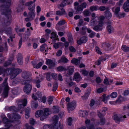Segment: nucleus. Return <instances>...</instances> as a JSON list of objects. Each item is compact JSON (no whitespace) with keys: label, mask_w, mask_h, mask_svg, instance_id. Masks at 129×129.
Listing matches in <instances>:
<instances>
[{"label":"nucleus","mask_w":129,"mask_h":129,"mask_svg":"<svg viewBox=\"0 0 129 129\" xmlns=\"http://www.w3.org/2000/svg\"><path fill=\"white\" fill-rule=\"evenodd\" d=\"M5 2L6 5L1 6L0 7V10L3 14L6 15L7 14L8 15L9 17L8 20L6 22V24L7 26L9 25L11 22V11L8 8V7L11 5V1L10 0H9Z\"/></svg>","instance_id":"f257e3e1"},{"label":"nucleus","mask_w":129,"mask_h":129,"mask_svg":"<svg viewBox=\"0 0 129 129\" xmlns=\"http://www.w3.org/2000/svg\"><path fill=\"white\" fill-rule=\"evenodd\" d=\"M58 117L57 115H55L53 117L52 124L49 126L46 125L43 127L44 129H62V126L60 125V122H57Z\"/></svg>","instance_id":"f03ea898"},{"label":"nucleus","mask_w":129,"mask_h":129,"mask_svg":"<svg viewBox=\"0 0 129 129\" xmlns=\"http://www.w3.org/2000/svg\"><path fill=\"white\" fill-rule=\"evenodd\" d=\"M33 3V2L30 1L26 3L25 4L26 6H29L28 10L31 11L29 12L27 15L28 17L25 19L26 21L27 22L33 20L35 18V14L34 11L35 8V5L34 4L32 6H31Z\"/></svg>","instance_id":"7ed1b4c3"},{"label":"nucleus","mask_w":129,"mask_h":129,"mask_svg":"<svg viewBox=\"0 0 129 129\" xmlns=\"http://www.w3.org/2000/svg\"><path fill=\"white\" fill-rule=\"evenodd\" d=\"M91 16L90 25L92 26L95 25L99 22L103 23V21L105 18L104 16H100L99 17L96 16L95 14L94 13H92Z\"/></svg>","instance_id":"20e7f679"},{"label":"nucleus","mask_w":129,"mask_h":129,"mask_svg":"<svg viewBox=\"0 0 129 129\" xmlns=\"http://www.w3.org/2000/svg\"><path fill=\"white\" fill-rule=\"evenodd\" d=\"M31 74L26 71H24L22 72L21 75L22 77L25 80L21 81V83L23 85L29 83L32 81V79L31 77Z\"/></svg>","instance_id":"39448f33"},{"label":"nucleus","mask_w":129,"mask_h":129,"mask_svg":"<svg viewBox=\"0 0 129 129\" xmlns=\"http://www.w3.org/2000/svg\"><path fill=\"white\" fill-rule=\"evenodd\" d=\"M7 80L8 78H6L2 84V86L3 87L4 89L3 95L5 98L8 96V92L9 90V87L7 82Z\"/></svg>","instance_id":"423d86ee"},{"label":"nucleus","mask_w":129,"mask_h":129,"mask_svg":"<svg viewBox=\"0 0 129 129\" xmlns=\"http://www.w3.org/2000/svg\"><path fill=\"white\" fill-rule=\"evenodd\" d=\"M7 116L9 118L13 120V121H12V122H15L16 124H19L21 122L19 120L21 118L20 115L17 114H8Z\"/></svg>","instance_id":"0eeeda50"},{"label":"nucleus","mask_w":129,"mask_h":129,"mask_svg":"<svg viewBox=\"0 0 129 129\" xmlns=\"http://www.w3.org/2000/svg\"><path fill=\"white\" fill-rule=\"evenodd\" d=\"M27 100L25 99L19 101L18 103V107L17 109V111L20 110H22L27 104Z\"/></svg>","instance_id":"6e6552de"},{"label":"nucleus","mask_w":129,"mask_h":129,"mask_svg":"<svg viewBox=\"0 0 129 129\" xmlns=\"http://www.w3.org/2000/svg\"><path fill=\"white\" fill-rule=\"evenodd\" d=\"M25 84L23 88L24 91L25 93L28 94L30 92L32 89L31 85L30 84V82L29 83H27Z\"/></svg>","instance_id":"1a4fd4ad"},{"label":"nucleus","mask_w":129,"mask_h":129,"mask_svg":"<svg viewBox=\"0 0 129 129\" xmlns=\"http://www.w3.org/2000/svg\"><path fill=\"white\" fill-rule=\"evenodd\" d=\"M3 122L5 124V127H11L13 126L12 124H11L12 123L11 121H9L6 117H5L3 119Z\"/></svg>","instance_id":"9d476101"},{"label":"nucleus","mask_w":129,"mask_h":129,"mask_svg":"<svg viewBox=\"0 0 129 129\" xmlns=\"http://www.w3.org/2000/svg\"><path fill=\"white\" fill-rule=\"evenodd\" d=\"M76 106V102L74 101L71 103H69L67 105L68 108V111L69 113L70 112V110H72L74 109Z\"/></svg>","instance_id":"9b49d317"},{"label":"nucleus","mask_w":129,"mask_h":129,"mask_svg":"<svg viewBox=\"0 0 129 129\" xmlns=\"http://www.w3.org/2000/svg\"><path fill=\"white\" fill-rule=\"evenodd\" d=\"M10 70H8L7 73L8 74H10L11 71H13L17 75L19 74L22 71V70L20 69H15L14 67L9 68Z\"/></svg>","instance_id":"f8f14e48"},{"label":"nucleus","mask_w":129,"mask_h":129,"mask_svg":"<svg viewBox=\"0 0 129 129\" xmlns=\"http://www.w3.org/2000/svg\"><path fill=\"white\" fill-rule=\"evenodd\" d=\"M46 63L50 68H52L54 67L55 65L54 61L49 59H47Z\"/></svg>","instance_id":"ddd939ff"},{"label":"nucleus","mask_w":129,"mask_h":129,"mask_svg":"<svg viewBox=\"0 0 129 129\" xmlns=\"http://www.w3.org/2000/svg\"><path fill=\"white\" fill-rule=\"evenodd\" d=\"M31 63L34 68L38 69L44 63V61L43 60H42L41 61L38 63L37 65L36 64L37 62L36 61H32Z\"/></svg>","instance_id":"4468645a"},{"label":"nucleus","mask_w":129,"mask_h":129,"mask_svg":"<svg viewBox=\"0 0 129 129\" xmlns=\"http://www.w3.org/2000/svg\"><path fill=\"white\" fill-rule=\"evenodd\" d=\"M49 110L48 108H46L44 109L43 114L41 116L40 118L41 120H43L49 114Z\"/></svg>","instance_id":"2eb2a0df"},{"label":"nucleus","mask_w":129,"mask_h":129,"mask_svg":"<svg viewBox=\"0 0 129 129\" xmlns=\"http://www.w3.org/2000/svg\"><path fill=\"white\" fill-rule=\"evenodd\" d=\"M103 23L99 22L98 25L94 26L93 28V29L97 31L102 30L103 28Z\"/></svg>","instance_id":"dca6fc26"},{"label":"nucleus","mask_w":129,"mask_h":129,"mask_svg":"<svg viewBox=\"0 0 129 129\" xmlns=\"http://www.w3.org/2000/svg\"><path fill=\"white\" fill-rule=\"evenodd\" d=\"M74 77V80L77 82L80 81L82 79L80 74L78 72H76L75 74Z\"/></svg>","instance_id":"f3484780"},{"label":"nucleus","mask_w":129,"mask_h":129,"mask_svg":"<svg viewBox=\"0 0 129 129\" xmlns=\"http://www.w3.org/2000/svg\"><path fill=\"white\" fill-rule=\"evenodd\" d=\"M110 96L109 95H108L106 97V94H103L102 96L100 98V99L104 102L105 104L107 103L108 100Z\"/></svg>","instance_id":"a211bd4d"},{"label":"nucleus","mask_w":129,"mask_h":129,"mask_svg":"<svg viewBox=\"0 0 129 129\" xmlns=\"http://www.w3.org/2000/svg\"><path fill=\"white\" fill-rule=\"evenodd\" d=\"M90 120L89 119H86L85 121L86 126L87 129H94L93 125L90 124Z\"/></svg>","instance_id":"6ab92c4d"},{"label":"nucleus","mask_w":129,"mask_h":129,"mask_svg":"<svg viewBox=\"0 0 129 129\" xmlns=\"http://www.w3.org/2000/svg\"><path fill=\"white\" fill-rule=\"evenodd\" d=\"M97 113L99 116L100 119L101 121L100 124L101 125L104 124L105 123V120L104 118L99 111H97Z\"/></svg>","instance_id":"aec40b11"},{"label":"nucleus","mask_w":129,"mask_h":129,"mask_svg":"<svg viewBox=\"0 0 129 129\" xmlns=\"http://www.w3.org/2000/svg\"><path fill=\"white\" fill-rule=\"evenodd\" d=\"M80 116L82 117H86L88 115L87 112L85 110H80L79 112Z\"/></svg>","instance_id":"412c9836"},{"label":"nucleus","mask_w":129,"mask_h":129,"mask_svg":"<svg viewBox=\"0 0 129 129\" xmlns=\"http://www.w3.org/2000/svg\"><path fill=\"white\" fill-rule=\"evenodd\" d=\"M75 68L73 66H70L68 68L67 74L69 75H72L74 71Z\"/></svg>","instance_id":"4be33fe9"},{"label":"nucleus","mask_w":129,"mask_h":129,"mask_svg":"<svg viewBox=\"0 0 129 129\" xmlns=\"http://www.w3.org/2000/svg\"><path fill=\"white\" fill-rule=\"evenodd\" d=\"M17 60L18 63L20 65L23 64L22 57L21 53H18L17 56Z\"/></svg>","instance_id":"5701e85b"},{"label":"nucleus","mask_w":129,"mask_h":129,"mask_svg":"<svg viewBox=\"0 0 129 129\" xmlns=\"http://www.w3.org/2000/svg\"><path fill=\"white\" fill-rule=\"evenodd\" d=\"M87 40V38L84 37L81 38L80 40L77 41V42L79 44H80L82 43H85Z\"/></svg>","instance_id":"b1692460"},{"label":"nucleus","mask_w":129,"mask_h":129,"mask_svg":"<svg viewBox=\"0 0 129 129\" xmlns=\"http://www.w3.org/2000/svg\"><path fill=\"white\" fill-rule=\"evenodd\" d=\"M65 23L64 20H62L60 21L56 25V29L59 30H61V29L59 27V26L61 25L64 24Z\"/></svg>","instance_id":"393cba45"},{"label":"nucleus","mask_w":129,"mask_h":129,"mask_svg":"<svg viewBox=\"0 0 129 129\" xmlns=\"http://www.w3.org/2000/svg\"><path fill=\"white\" fill-rule=\"evenodd\" d=\"M8 70H10L9 68H8V70L6 71V74L7 75H10V78L11 79H12L15 78L17 76L14 73L13 71H11V72L9 74H8L7 73V72H8Z\"/></svg>","instance_id":"a878e982"},{"label":"nucleus","mask_w":129,"mask_h":129,"mask_svg":"<svg viewBox=\"0 0 129 129\" xmlns=\"http://www.w3.org/2000/svg\"><path fill=\"white\" fill-rule=\"evenodd\" d=\"M68 61V59L65 56H63L59 60L58 62L59 63L61 62L67 63Z\"/></svg>","instance_id":"bb28decb"},{"label":"nucleus","mask_w":129,"mask_h":129,"mask_svg":"<svg viewBox=\"0 0 129 129\" xmlns=\"http://www.w3.org/2000/svg\"><path fill=\"white\" fill-rule=\"evenodd\" d=\"M71 62L72 63L77 65L79 64L80 61L79 59L74 58L71 60Z\"/></svg>","instance_id":"cd10ccee"},{"label":"nucleus","mask_w":129,"mask_h":129,"mask_svg":"<svg viewBox=\"0 0 129 129\" xmlns=\"http://www.w3.org/2000/svg\"><path fill=\"white\" fill-rule=\"evenodd\" d=\"M113 119L116 123H119L120 122V116H119V115L116 113L114 114L113 116Z\"/></svg>","instance_id":"c85d7f7f"},{"label":"nucleus","mask_w":129,"mask_h":129,"mask_svg":"<svg viewBox=\"0 0 129 129\" xmlns=\"http://www.w3.org/2000/svg\"><path fill=\"white\" fill-rule=\"evenodd\" d=\"M48 50L47 45L45 44H44L41 46V50L44 52H47Z\"/></svg>","instance_id":"c756f323"},{"label":"nucleus","mask_w":129,"mask_h":129,"mask_svg":"<svg viewBox=\"0 0 129 129\" xmlns=\"http://www.w3.org/2000/svg\"><path fill=\"white\" fill-rule=\"evenodd\" d=\"M123 8L124 9L125 12H129V4L125 2L123 5Z\"/></svg>","instance_id":"7c9ffc66"},{"label":"nucleus","mask_w":129,"mask_h":129,"mask_svg":"<svg viewBox=\"0 0 129 129\" xmlns=\"http://www.w3.org/2000/svg\"><path fill=\"white\" fill-rule=\"evenodd\" d=\"M61 11H57L56 12V14L58 15H62L66 14V12L63 9H61Z\"/></svg>","instance_id":"2f4dec72"},{"label":"nucleus","mask_w":129,"mask_h":129,"mask_svg":"<svg viewBox=\"0 0 129 129\" xmlns=\"http://www.w3.org/2000/svg\"><path fill=\"white\" fill-rule=\"evenodd\" d=\"M30 109L29 108H27L26 110L25 113V117L26 118H28L29 116V113Z\"/></svg>","instance_id":"473e14b6"},{"label":"nucleus","mask_w":129,"mask_h":129,"mask_svg":"<svg viewBox=\"0 0 129 129\" xmlns=\"http://www.w3.org/2000/svg\"><path fill=\"white\" fill-rule=\"evenodd\" d=\"M38 106V103H35L34 101H32L31 105V107L33 110L36 109Z\"/></svg>","instance_id":"72a5a7b5"},{"label":"nucleus","mask_w":129,"mask_h":129,"mask_svg":"<svg viewBox=\"0 0 129 129\" xmlns=\"http://www.w3.org/2000/svg\"><path fill=\"white\" fill-rule=\"evenodd\" d=\"M43 113V111L41 110L37 111L35 114V116L37 117H39L41 116Z\"/></svg>","instance_id":"f704fd0d"},{"label":"nucleus","mask_w":129,"mask_h":129,"mask_svg":"<svg viewBox=\"0 0 129 129\" xmlns=\"http://www.w3.org/2000/svg\"><path fill=\"white\" fill-rule=\"evenodd\" d=\"M123 100V98L120 96H119L118 99L116 100L114 103H115L116 104H119Z\"/></svg>","instance_id":"c9c22d12"},{"label":"nucleus","mask_w":129,"mask_h":129,"mask_svg":"<svg viewBox=\"0 0 129 129\" xmlns=\"http://www.w3.org/2000/svg\"><path fill=\"white\" fill-rule=\"evenodd\" d=\"M121 49L125 52H128L129 51V47L125 45H123L122 46Z\"/></svg>","instance_id":"e433bc0d"},{"label":"nucleus","mask_w":129,"mask_h":129,"mask_svg":"<svg viewBox=\"0 0 129 129\" xmlns=\"http://www.w3.org/2000/svg\"><path fill=\"white\" fill-rule=\"evenodd\" d=\"M34 82L35 83L37 87L38 88H40V82L41 81L39 79L35 80L34 81Z\"/></svg>","instance_id":"4c0bfd02"},{"label":"nucleus","mask_w":129,"mask_h":129,"mask_svg":"<svg viewBox=\"0 0 129 129\" xmlns=\"http://www.w3.org/2000/svg\"><path fill=\"white\" fill-rule=\"evenodd\" d=\"M57 70L59 71L62 72L67 70V69L63 66H60L57 68Z\"/></svg>","instance_id":"58836bf2"},{"label":"nucleus","mask_w":129,"mask_h":129,"mask_svg":"<svg viewBox=\"0 0 129 129\" xmlns=\"http://www.w3.org/2000/svg\"><path fill=\"white\" fill-rule=\"evenodd\" d=\"M8 70V69L5 70L3 67H0V75L4 73L6 74V71Z\"/></svg>","instance_id":"ea45409f"},{"label":"nucleus","mask_w":129,"mask_h":129,"mask_svg":"<svg viewBox=\"0 0 129 129\" xmlns=\"http://www.w3.org/2000/svg\"><path fill=\"white\" fill-rule=\"evenodd\" d=\"M116 16L119 19L124 17L125 15V14L124 13H120L119 14H117L116 15Z\"/></svg>","instance_id":"a19ab883"},{"label":"nucleus","mask_w":129,"mask_h":129,"mask_svg":"<svg viewBox=\"0 0 129 129\" xmlns=\"http://www.w3.org/2000/svg\"><path fill=\"white\" fill-rule=\"evenodd\" d=\"M106 17L107 18H111L112 16L111 13L108 11H107L105 12Z\"/></svg>","instance_id":"79ce46f5"},{"label":"nucleus","mask_w":129,"mask_h":129,"mask_svg":"<svg viewBox=\"0 0 129 129\" xmlns=\"http://www.w3.org/2000/svg\"><path fill=\"white\" fill-rule=\"evenodd\" d=\"M111 22H108V23L107 30L109 33H111L112 30V27L111 26Z\"/></svg>","instance_id":"37998d69"},{"label":"nucleus","mask_w":129,"mask_h":129,"mask_svg":"<svg viewBox=\"0 0 129 129\" xmlns=\"http://www.w3.org/2000/svg\"><path fill=\"white\" fill-rule=\"evenodd\" d=\"M51 39H54L56 40L57 39V37L56 32H53L51 34Z\"/></svg>","instance_id":"c03bdc74"},{"label":"nucleus","mask_w":129,"mask_h":129,"mask_svg":"<svg viewBox=\"0 0 129 129\" xmlns=\"http://www.w3.org/2000/svg\"><path fill=\"white\" fill-rule=\"evenodd\" d=\"M98 6H92L90 7V8L91 11H93L97 10L98 9Z\"/></svg>","instance_id":"a18cd8bd"},{"label":"nucleus","mask_w":129,"mask_h":129,"mask_svg":"<svg viewBox=\"0 0 129 129\" xmlns=\"http://www.w3.org/2000/svg\"><path fill=\"white\" fill-rule=\"evenodd\" d=\"M103 47L105 49L110 47V45L107 43H104L102 44V45Z\"/></svg>","instance_id":"49530a36"},{"label":"nucleus","mask_w":129,"mask_h":129,"mask_svg":"<svg viewBox=\"0 0 129 129\" xmlns=\"http://www.w3.org/2000/svg\"><path fill=\"white\" fill-rule=\"evenodd\" d=\"M46 96H43L41 98V100L39 99V102H42L43 103H45L46 102Z\"/></svg>","instance_id":"de8ad7c7"},{"label":"nucleus","mask_w":129,"mask_h":129,"mask_svg":"<svg viewBox=\"0 0 129 129\" xmlns=\"http://www.w3.org/2000/svg\"><path fill=\"white\" fill-rule=\"evenodd\" d=\"M69 49L70 52L72 53H75L76 52V50L74 47L73 46L70 47L69 48Z\"/></svg>","instance_id":"09e8293b"},{"label":"nucleus","mask_w":129,"mask_h":129,"mask_svg":"<svg viewBox=\"0 0 129 129\" xmlns=\"http://www.w3.org/2000/svg\"><path fill=\"white\" fill-rule=\"evenodd\" d=\"M80 72H82L83 75L86 76H87L88 73V72L85 70H82L80 71Z\"/></svg>","instance_id":"8fccbe9b"},{"label":"nucleus","mask_w":129,"mask_h":129,"mask_svg":"<svg viewBox=\"0 0 129 129\" xmlns=\"http://www.w3.org/2000/svg\"><path fill=\"white\" fill-rule=\"evenodd\" d=\"M57 86V83L56 82L54 83L53 86V91H55L56 90Z\"/></svg>","instance_id":"3c124183"},{"label":"nucleus","mask_w":129,"mask_h":129,"mask_svg":"<svg viewBox=\"0 0 129 129\" xmlns=\"http://www.w3.org/2000/svg\"><path fill=\"white\" fill-rule=\"evenodd\" d=\"M75 9L76 11H81L83 10V8L80 5L78 6L77 7H75Z\"/></svg>","instance_id":"603ef678"},{"label":"nucleus","mask_w":129,"mask_h":129,"mask_svg":"<svg viewBox=\"0 0 129 129\" xmlns=\"http://www.w3.org/2000/svg\"><path fill=\"white\" fill-rule=\"evenodd\" d=\"M90 12L88 10H85L84 11L83 14L84 15L86 16H89Z\"/></svg>","instance_id":"864d4df0"},{"label":"nucleus","mask_w":129,"mask_h":129,"mask_svg":"<svg viewBox=\"0 0 129 129\" xmlns=\"http://www.w3.org/2000/svg\"><path fill=\"white\" fill-rule=\"evenodd\" d=\"M11 63V61L9 60L4 63V66L5 67H7L10 65Z\"/></svg>","instance_id":"5fc2aeb1"},{"label":"nucleus","mask_w":129,"mask_h":129,"mask_svg":"<svg viewBox=\"0 0 129 129\" xmlns=\"http://www.w3.org/2000/svg\"><path fill=\"white\" fill-rule=\"evenodd\" d=\"M53 101V99L52 97H49L48 100V102L49 105L51 104Z\"/></svg>","instance_id":"6e6d98bb"},{"label":"nucleus","mask_w":129,"mask_h":129,"mask_svg":"<svg viewBox=\"0 0 129 129\" xmlns=\"http://www.w3.org/2000/svg\"><path fill=\"white\" fill-rule=\"evenodd\" d=\"M72 118L71 117H69L68 119V125L71 126L72 125Z\"/></svg>","instance_id":"4d7b16f0"},{"label":"nucleus","mask_w":129,"mask_h":129,"mask_svg":"<svg viewBox=\"0 0 129 129\" xmlns=\"http://www.w3.org/2000/svg\"><path fill=\"white\" fill-rule=\"evenodd\" d=\"M67 3V1H66L63 0V2H62L61 4L60 5V7H63L66 5Z\"/></svg>","instance_id":"13d9d810"},{"label":"nucleus","mask_w":129,"mask_h":129,"mask_svg":"<svg viewBox=\"0 0 129 129\" xmlns=\"http://www.w3.org/2000/svg\"><path fill=\"white\" fill-rule=\"evenodd\" d=\"M60 45V42H59L58 43H56L53 46L55 49H56L59 48V45Z\"/></svg>","instance_id":"bf43d9fd"},{"label":"nucleus","mask_w":129,"mask_h":129,"mask_svg":"<svg viewBox=\"0 0 129 129\" xmlns=\"http://www.w3.org/2000/svg\"><path fill=\"white\" fill-rule=\"evenodd\" d=\"M11 29L10 27L8 28L6 30H5V33L7 34H10L11 33Z\"/></svg>","instance_id":"052dcab7"},{"label":"nucleus","mask_w":129,"mask_h":129,"mask_svg":"<svg viewBox=\"0 0 129 129\" xmlns=\"http://www.w3.org/2000/svg\"><path fill=\"white\" fill-rule=\"evenodd\" d=\"M22 80H21L20 81L19 78H17L15 79V80L13 81V83L17 84L20 81H21Z\"/></svg>","instance_id":"680f3d73"},{"label":"nucleus","mask_w":129,"mask_h":129,"mask_svg":"<svg viewBox=\"0 0 129 129\" xmlns=\"http://www.w3.org/2000/svg\"><path fill=\"white\" fill-rule=\"evenodd\" d=\"M120 11V7H117L115 9V14L116 15L118 14V12Z\"/></svg>","instance_id":"e2e57ef3"},{"label":"nucleus","mask_w":129,"mask_h":129,"mask_svg":"<svg viewBox=\"0 0 129 129\" xmlns=\"http://www.w3.org/2000/svg\"><path fill=\"white\" fill-rule=\"evenodd\" d=\"M95 49L96 52L100 54H101L102 52L101 51V50L98 47L96 46L95 47Z\"/></svg>","instance_id":"0e129e2a"},{"label":"nucleus","mask_w":129,"mask_h":129,"mask_svg":"<svg viewBox=\"0 0 129 129\" xmlns=\"http://www.w3.org/2000/svg\"><path fill=\"white\" fill-rule=\"evenodd\" d=\"M95 33L93 31L92 32V33L89 34V36L91 38H92L95 36Z\"/></svg>","instance_id":"69168bd1"},{"label":"nucleus","mask_w":129,"mask_h":129,"mask_svg":"<svg viewBox=\"0 0 129 129\" xmlns=\"http://www.w3.org/2000/svg\"><path fill=\"white\" fill-rule=\"evenodd\" d=\"M126 118V117L125 115L121 116H120V121H124V119Z\"/></svg>","instance_id":"338daca9"},{"label":"nucleus","mask_w":129,"mask_h":129,"mask_svg":"<svg viewBox=\"0 0 129 129\" xmlns=\"http://www.w3.org/2000/svg\"><path fill=\"white\" fill-rule=\"evenodd\" d=\"M104 89L102 87L99 88L97 90V92L99 93H101L103 91Z\"/></svg>","instance_id":"774afa93"}]
</instances>
